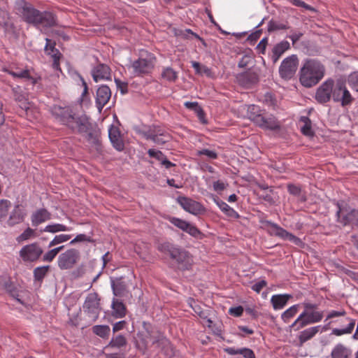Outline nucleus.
<instances>
[{
  "label": "nucleus",
  "mask_w": 358,
  "mask_h": 358,
  "mask_svg": "<svg viewBox=\"0 0 358 358\" xmlns=\"http://www.w3.org/2000/svg\"><path fill=\"white\" fill-rule=\"evenodd\" d=\"M324 66L318 60L308 59L299 71V81L305 87H312L317 85L324 76Z\"/></svg>",
  "instance_id": "1"
},
{
  "label": "nucleus",
  "mask_w": 358,
  "mask_h": 358,
  "mask_svg": "<svg viewBox=\"0 0 358 358\" xmlns=\"http://www.w3.org/2000/svg\"><path fill=\"white\" fill-rule=\"evenodd\" d=\"M157 250L164 254H168L171 259L175 261L181 270H190L194 264V259L190 252L182 247L171 243L164 242L159 243Z\"/></svg>",
  "instance_id": "2"
},
{
  "label": "nucleus",
  "mask_w": 358,
  "mask_h": 358,
  "mask_svg": "<svg viewBox=\"0 0 358 358\" xmlns=\"http://www.w3.org/2000/svg\"><path fill=\"white\" fill-rule=\"evenodd\" d=\"M156 60L154 54L146 50H141L138 58L131 62V64L128 66V69L131 70V73L134 77H143L152 73Z\"/></svg>",
  "instance_id": "3"
},
{
  "label": "nucleus",
  "mask_w": 358,
  "mask_h": 358,
  "mask_svg": "<svg viewBox=\"0 0 358 358\" xmlns=\"http://www.w3.org/2000/svg\"><path fill=\"white\" fill-rule=\"evenodd\" d=\"M332 99L334 102L340 103L342 106L350 105L353 101V97L346 87L345 81L343 79L333 80Z\"/></svg>",
  "instance_id": "4"
},
{
  "label": "nucleus",
  "mask_w": 358,
  "mask_h": 358,
  "mask_svg": "<svg viewBox=\"0 0 358 358\" xmlns=\"http://www.w3.org/2000/svg\"><path fill=\"white\" fill-rule=\"evenodd\" d=\"M15 9L16 13L20 15L22 20L36 27L39 16V10L32 6L31 4L25 0H17L15 3Z\"/></svg>",
  "instance_id": "5"
},
{
  "label": "nucleus",
  "mask_w": 358,
  "mask_h": 358,
  "mask_svg": "<svg viewBox=\"0 0 358 358\" xmlns=\"http://www.w3.org/2000/svg\"><path fill=\"white\" fill-rule=\"evenodd\" d=\"M140 134L147 140H151L157 145H162L171 139L170 134L159 126L150 127L146 130L140 131Z\"/></svg>",
  "instance_id": "6"
},
{
  "label": "nucleus",
  "mask_w": 358,
  "mask_h": 358,
  "mask_svg": "<svg viewBox=\"0 0 358 358\" xmlns=\"http://www.w3.org/2000/svg\"><path fill=\"white\" fill-rule=\"evenodd\" d=\"M299 64V60L295 55L284 59L279 67V74L284 80H290L295 75Z\"/></svg>",
  "instance_id": "7"
},
{
  "label": "nucleus",
  "mask_w": 358,
  "mask_h": 358,
  "mask_svg": "<svg viewBox=\"0 0 358 358\" xmlns=\"http://www.w3.org/2000/svg\"><path fill=\"white\" fill-rule=\"evenodd\" d=\"M99 301L100 299L96 293H90L87 294L83 304L84 312L94 322L99 317L101 311Z\"/></svg>",
  "instance_id": "8"
},
{
  "label": "nucleus",
  "mask_w": 358,
  "mask_h": 358,
  "mask_svg": "<svg viewBox=\"0 0 358 358\" xmlns=\"http://www.w3.org/2000/svg\"><path fill=\"white\" fill-rule=\"evenodd\" d=\"M80 258V252L75 248H70L58 257L57 264L60 269L66 270L72 268Z\"/></svg>",
  "instance_id": "9"
},
{
  "label": "nucleus",
  "mask_w": 358,
  "mask_h": 358,
  "mask_svg": "<svg viewBox=\"0 0 358 358\" xmlns=\"http://www.w3.org/2000/svg\"><path fill=\"white\" fill-rule=\"evenodd\" d=\"M266 223L271 227L270 233L272 235L276 236L283 240H288L299 247H303L304 243L299 237L294 236L292 233H289L278 224L271 222V221H266Z\"/></svg>",
  "instance_id": "10"
},
{
  "label": "nucleus",
  "mask_w": 358,
  "mask_h": 358,
  "mask_svg": "<svg viewBox=\"0 0 358 358\" xmlns=\"http://www.w3.org/2000/svg\"><path fill=\"white\" fill-rule=\"evenodd\" d=\"M4 71L14 78L27 79L30 80L33 85H36L41 80V77L37 73H35L31 69L11 67L4 69Z\"/></svg>",
  "instance_id": "11"
},
{
  "label": "nucleus",
  "mask_w": 358,
  "mask_h": 358,
  "mask_svg": "<svg viewBox=\"0 0 358 358\" xmlns=\"http://www.w3.org/2000/svg\"><path fill=\"white\" fill-rule=\"evenodd\" d=\"M168 220L175 227L189 234L194 238L201 239L203 237V234L195 225L184 220L175 217H169Z\"/></svg>",
  "instance_id": "12"
},
{
  "label": "nucleus",
  "mask_w": 358,
  "mask_h": 358,
  "mask_svg": "<svg viewBox=\"0 0 358 358\" xmlns=\"http://www.w3.org/2000/svg\"><path fill=\"white\" fill-rule=\"evenodd\" d=\"M338 210L336 212V216L338 222L343 225L352 224L358 226V210L348 209L342 208L338 204Z\"/></svg>",
  "instance_id": "13"
},
{
  "label": "nucleus",
  "mask_w": 358,
  "mask_h": 358,
  "mask_svg": "<svg viewBox=\"0 0 358 358\" xmlns=\"http://www.w3.org/2000/svg\"><path fill=\"white\" fill-rule=\"evenodd\" d=\"M178 203L187 212L198 215L206 212L205 207L199 202L196 201L186 196H179L177 199Z\"/></svg>",
  "instance_id": "14"
},
{
  "label": "nucleus",
  "mask_w": 358,
  "mask_h": 358,
  "mask_svg": "<svg viewBox=\"0 0 358 358\" xmlns=\"http://www.w3.org/2000/svg\"><path fill=\"white\" fill-rule=\"evenodd\" d=\"M42 253L41 247L37 243H34L22 247L20 250V257L24 262H32L37 260Z\"/></svg>",
  "instance_id": "15"
},
{
  "label": "nucleus",
  "mask_w": 358,
  "mask_h": 358,
  "mask_svg": "<svg viewBox=\"0 0 358 358\" xmlns=\"http://www.w3.org/2000/svg\"><path fill=\"white\" fill-rule=\"evenodd\" d=\"M333 79H327L317 89L315 99L320 103H326L332 99Z\"/></svg>",
  "instance_id": "16"
},
{
  "label": "nucleus",
  "mask_w": 358,
  "mask_h": 358,
  "mask_svg": "<svg viewBox=\"0 0 358 358\" xmlns=\"http://www.w3.org/2000/svg\"><path fill=\"white\" fill-rule=\"evenodd\" d=\"M91 74L96 83L111 80V69L104 64H99L93 67Z\"/></svg>",
  "instance_id": "17"
},
{
  "label": "nucleus",
  "mask_w": 358,
  "mask_h": 358,
  "mask_svg": "<svg viewBox=\"0 0 358 358\" xmlns=\"http://www.w3.org/2000/svg\"><path fill=\"white\" fill-rule=\"evenodd\" d=\"M71 121L69 127L73 131H77L80 134H84L86 131L90 129L92 124L90 122V119L86 115H81L78 117H73Z\"/></svg>",
  "instance_id": "18"
},
{
  "label": "nucleus",
  "mask_w": 358,
  "mask_h": 358,
  "mask_svg": "<svg viewBox=\"0 0 358 358\" xmlns=\"http://www.w3.org/2000/svg\"><path fill=\"white\" fill-rule=\"evenodd\" d=\"M52 113L59 122L67 127L71 121H73L72 119L74 117L72 110L69 107L54 106L52 108Z\"/></svg>",
  "instance_id": "19"
},
{
  "label": "nucleus",
  "mask_w": 358,
  "mask_h": 358,
  "mask_svg": "<svg viewBox=\"0 0 358 358\" xmlns=\"http://www.w3.org/2000/svg\"><path fill=\"white\" fill-rule=\"evenodd\" d=\"M110 96L111 91L108 86L103 85L99 87L96 92L95 103L99 111L106 105Z\"/></svg>",
  "instance_id": "20"
},
{
  "label": "nucleus",
  "mask_w": 358,
  "mask_h": 358,
  "mask_svg": "<svg viewBox=\"0 0 358 358\" xmlns=\"http://www.w3.org/2000/svg\"><path fill=\"white\" fill-rule=\"evenodd\" d=\"M236 78L238 83L245 87H249L258 82V75L252 71L238 73Z\"/></svg>",
  "instance_id": "21"
},
{
  "label": "nucleus",
  "mask_w": 358,
  "mask_h": 358,
  "mask_svg": "<svg viewBox=\"0 0 358 358\" xmlns=\"http://www.w3.org/2000/svg\"><path fill=\"white\" fill-rule=\"evenodd\" d=\"M322 331L323 328L320 325L310 327L301 331L297 336L299 345H303L306 342L312 339L319 331L322 332Z\"/></svg>",
  "instance_id": "22"
},
{
  "label": "nucleus",
  "mask_w": 358,
  "mask_h": 358,
  "mask_svg": "<svg viewBox=\"0 0 358 358\" xmlns=\"http://www.w3.org/2000/svg\"><path fill=\"white\" fill-rule=\"evenodd\" d=\"M26 216V213L20 207V204L15 206L14 208L11 211L9 218L7 220V224L10 227H13L15 224L22 222Z\"/></svg>",
  "instance_id": "23"
},
{
  "label": "nucleus",
  "mask_w": 358,
  "mask_h": 358,
  "mask_svg": "<svg viewBox=\"0 0 358 358\" xmlns=\"http://www.w3.org/2000/svg\"><path fill=\"white\" fill-rule=\"evenodd\" d=\"M56 24V16L49 11L39 12L36 27H51Z\"/></svg>",
  "instance_id": "24"
},
{
  "label": "nucleus",
  "mask_w": 358,
  "mask_h": 358,
  "mask_svg": "<svg viewBox=\"0 0 358 358\" xmlns=\"http://www.w3.org/2000/svg\"><path fill=\"white\" fill-rule=\"evenodd\" d=\"M51 219V213L45 208H40L34 212L31 216V224L34 227Z\"/></svg>",
  "instance_id": "25"
},
{
  "label": "nucleus",
  "mask_w": 358,
  "mask_h": 358,
  "mask_svg": "<svg viewBox=\"0 0 358 358\" xmlns=\"http://www.w3.org/2000/svg\"><path fill=\"white\" fill-rule=\"evenodd\" d=\"M111 287L113 294L117 296H124L127 291V283L123 277L111 278Z\"/></svg>",
  "instance_id": "26"
},
{
  "label": "nucleus",
  "mask_w": 358,
  "mask_h": 358,
  "mask_svg": "<svg viewBox=\"0 0 358 358\" xmlns=\"http://www.w3.org/2000/svg\"><path fill=\"white\" fill-rule=\"evenodd\" d=\"M108 136L113 147L119 151L124 149V143L120 136V132L118 129L113 125H110L108 129Z\"/></svg>",
  "instance_id": "27"
},
{
  "label": "nucleus",
  "mask_w": 358,
  "mask_h": 358,
  "mask_svg": "<svg viewBox=\"0 0 358 358\" xmlns=\"http://www.w3.org/2000/svg\"><path fill=\"white\" fill-rule=\"evenodd\" d=\"M352 350L343 343L336 344L331 352V358H352Z\"/></svg>",
  "instance_id": "28"
},
{
  "label": "nucleus",
  "mask_w": 358,
  "mask_h": 358,
  "mask_svg": "<svg viewBox=\"0 0 358 358\" xmlns=\"http://www.w3.org/2000/svg\"><path fill=\"white\" fill-rule=\"evenodd\" d=\"M228 355H238L236 358H255L254 352L248 348H235L233 347H228L224 349Z\"/></svg>",
  "instance_id": "29"
},
{
  "label": "nucleus",
  "mask_w": 358,
  "mask_h": 358,
  "mask_svg": "<svg viewBox=\"0 0 358 358\" xmlns=\"http://www.w3.org/2000/svg\"><path fill=\"white\" fill-rule=\"evenodd\" d=\"M213 201L219 207V208L229 217L233 219H238L240 217L239 214L231 207H230L227 203L220 199L216 196H213Z\"/></svg>",
  "instance_id": "30"
},
{
  "label": "nucleus",
  "mask_w": 358,
  "mask_h": 358,
  "mask_svg": "<svg viewBox=\"0 0 358 358\" xmlns=\"http://www.w3.org/2000/svg\"><path fill=\"white\" fill-rule=\"evenodd\" d=\"M261 120H259L257 125L259 127L265 129H269V130H277L280 129V124L277 121V120L273 116H269V117H261Z\"/></svg>",
  "instance_id": "31"
},
{
  "label": "nucleus",
  "mask_w": 358,
  "mask_h": 358,
  "mask_svg": "<svg viewBox=\"0 0 358 358\" xmlns=\"http://www.w3.org/2000/svg\"><path fill=\"white\" fill-rule=\"evenodd\" d=\"M289 48V43L287 41H282L276 44L272 50L271 59L273 63H276L285 52Z\"/></svg>",
  "instance_id": "32"
},
{
  "label": "nucleus",
  "mask_w": 358,
  "mask_h": 358,
  "mask_svg": "<svg viewBox=\"0 0 358 358\" xmlns=\"http://www.w3.org/2000/svg\"><path fill=\"white\" fill-rule=\"evenodd\" d=\"M310 324H312L307 316V310H304L289 326V328L296 331Z\"/></svg>",
  "instance_id": "33"
},
{
  "label": "nucleus",
  "mask_w": 358,
  "mask_h": 358,
  "mask_svg": "<svg viewBox=\"0 0 358 358\" xmlns=\"http://www.w3.org/2000/svg\"><path fill=\"white\" fill-rule=\"evenodd\" d=\"M290 298H292V295L288 294H276L272 296L271 302L275 310H280L286 306L288 300Z\"/></svg>",
  "instance_id": "34"
},
{
  "label": "nucleus",
  "mask_w": 358,
  "mask_h": 358,
  "mask_svg": "<svg viewBox=\"0 0 358 358\" xmlns=\"http://www.w3.org/2000/svg\"><path fill=\"white\" fill-rule=\"evenodd\" d=\"M84 134H85V137L89 143L98 146L99 144V137H100V131L95 126L93 125L90 127V129L88 131H86Z\"/></svg>",
  "instance_id": "35"
},
{
  "label": "nucleus",
  "mask_w": 358,
  "mask_h": 358,
  "mask_svg": "<svg viewBox=\"0 0 358 358\" xmlns=\"http://www.w3.org/2000/svg\"><path fill=\"white\" fill-rule=\"evenodd\" d=\"M113 315L116 318L124 317L126 315L124 304L118 299H114L112 303Z\"/></svg>",
  "instance_id": "36"
},
{
  "label": "nucleus",
  "mask_w": 358,
  "mask_h": 358,
  "mask_svg": "<svg viewBox=\"0 0 358 358\" xmlns=\"http://www.w3.org/2000/svg\"><path fill=\"white\" fill-rule=\"evenodd\" d=\"M345 320L349 322L348 326L343 329H333L332 334L340 336L344 334H350L352 332L355 326V320L350 317H347Z\"/></svg>",
  "instance_id": "37"
},
{
  "label": "nucleus",
  "mask_w": 358,
  "mask_h": 358,
  "mask_svg": "<svg viewBox=\"0 0 358 358\" xmlns=\"http://www.w3.org/2000/svg\"><path fill=\"white\" fill-rule=\"evenodd\" d=\"M71 230L72 227H69L63 224L59 223L48 224L43 229L45 232H48L51 234H56L60 231H70Z\"/></svg>",
  "instance_id": "38"
},
{
  "label": "nucleus",
  "mask_w": 358,
  "mask_h": 358,
  "mask_svg": "<svg viewBox=\"0 0 358 358\" xmlns=\"http://www.w3.org/2000/svg\"><path fill=\"white\" fill-rule=\"evenodd\" d=\"M46 44L45 46V51L48 55H50L52 58L60 59L62 54L55 48V43H52L49 38H46Z\"/></svg>",
  "instance_id": "39"
},
{
  "label": "nucleus",
  "mask_w": 358,
  "mask_h": 358,
  "mask_svg": "<svg viewBox=\"0 0 358 358\" xmlns=\"http://www.w3.org/2000/svg\"><path fill=\"white\" fill-rule=\"evenodd\" d=\"M261 110L259 107L256 105H250L248 107V117L250 120L254 122L256 124L261 120L262 115L260 113Z\"/></svg>",
  "instance_id": "40"
},
{
  "label": "nucleus",
  "mask_w": 358,
  "mask_h": 358,
  "mask_svg": "<svg viewBox=\"0 0 358 358\" xmlns=\"http://www.w3.org/2000/svg\"><path fill=\"white\" fill-rule=\"evenodd\" d=\"M299 307V304H295L284 311L281 315L282 320L285 323L289 322L290 320L297 314Z\"/></svg>",
  "instance_id": "41"
},
{
  "label": "nucleus",
  "mask_w": 358,
  "mask_h": 358,
  "mask_svg": "<svg viewBox=\"0 0 358 358\" xmlns=\"http://www.w3.org/2000/svg\"><path fill=\"white\" fill-rule=\"evenodd\" d=\"M178 72L171 67H165L162 72V78L170 83H174L178 79Z\"/></svg>",
  "instance_id": "42"
},
{
  "label": "nucleus",
  "mask_w": 358,
  "mask_h": 358,
  "mask_svg": "<svg viewBox=\"0 0 358 358\" xmlns=\"http://www.w3.org/2000/svg\"><path fill=\"white\" fill-rule=\"evenodd\" d=\"M0 26L3 27L6 31L13 27L8 12L3 9H0Z\"/></svg>",
  "instance_id": "43"
},
{
  "label": "nucleus",
  "mask_w": 358,
  "mask_h": 358,
  "mask_svg": "<svg viewBox=\"0 0 358 358\" xmlns=\"http://www.w3.org/2000/svg\"><path fill=\"white\" fill-rule=\"evenodd\" d=\"M300 120L304 123V125L301 127V131L303 134L307 136H313L314 132L311 128V122L308 117L303 116Z\"/></svg>",
  "instance_id": "44"
},
{
  "label": "nucleus",
  "mask_w": 358,
  "mask_h": 358,
  "mask_svg": "<svg viewBox=\"0 0 358 358\" xmlns=\"http://www.w3.org/2000/svg\"><path fill=\"white\" fill-rule=\"evenodd\" d=\"M72 237L71 234H61L56 235L54 238L49 243L48 247L51 248L55 245L65 243L69 241Z\"/></svg>",
  "instance_id": "45"
},
{
  "label": "nucleus",
  "mask_w": 358,
  "mask_h": 358,
  "mask_svg": "<svg viewBox=\"0 0 358 358\" xmlns=\"http://www.w3.org/2000/svg\"><path fill=\"white\" fill-rule=\"evenodd\" d=\"M127 339L122 335H117L113 337L110 341L108 346L112 348H120L127 345Z\"/></svg>",
  "instance_id": "46"
},
{
  "label": "nucleus",
  "mask_w": 358,
  "mask_h": 358,
  "mask_svg": "<svg viewBox=\"0 0 358 358\" xmlns=\"http://www.w3.org/2000/svg\"><path fill=\"white\" fill-rule=\"evenodd\" d=\"M110 331V329L108 325H95L93 327V332L101 338L108 337Z\"/></svg>",
  "instance_id": "47"
},
{
  "label": "nucleus",
  "mask_w": 358,
  "mask_h": 358,
  "mask_svg": "<svg viewBox=\"0 0 358 358\" xmlns=\"http://www.w3.org/2000/svg\"><path fill=\"white\" fill-rule=\"evenodd\" d=\"M188 303L193 309L194 312L196 315H198L201 318L206 320L207 319H208L206 313L202 310L201 307L199 305H198L193 299H189Z\"/></svg>",
  "instance_id": "48"
},
{
  "label": "nucleus",
  "mask_w": 358,
  "mask_h": 358,
  "mask_svg": "<svg viewBox=\"0 0 358 358\" xmlns=\"http://www.w3.org/2000/svg\"><path fill=\"white\" fill-rule=\"evenodd\" d=\"M48 270H49L48 266L36 267L34 270V279L36 280H38V281L42 280L44 278V277L45 276V275L47 274Z\"/></svg>",
  "instance_id": "49"
},
{
  "label": "nucleus",
  "mask_w": 358,
  "mask_h": 358,
  "mask_svg": "<svg viewBox=\"0 0 358 358\" xmlns=\"http://www.w3.org/2000/svg\"><path fill=\"white\" fill-rule=\"evenodd\" d=\"M11 203L7 199L0 200V220L7 216Z\"/></svg>",
  "instance_id": "50"
},
{
  "label": "nucleus",
  "mask_w": 358,
  "mask_h": 358,
  "mask_svg": "<svg viewBox=\"0 0 358 358\" xmlns=\"http://www.w3.org/2000/svg\"><path fill=\"white\" fill-rule=\"evenodd\" d=\"M348 82L350 87L358 92V71L350 73L348 76Z\"/></svg>",
  "instance_id": "51"
},
{
  "label": "nucleus",
  "mask_w": 358,
  "mask_h": 358,
  "mask_svg": "<svg viewBox=\"0 0 358 358\" xmlns=\"http://www.w3.org/2000/svg\"><path fill=\"white\" fill-rule=\"evenodd\" d=\"M34 230L28 227L16 238L18 243L29 240L30 238L34 236Z\"/></svg>",
  "instance_id": "52"
},
{
  "label": "nucleus",
  "mask_w": 358,
  "mask_h": 358,
  "mask_svg": "<svg viewBox=\"0 0 358 358\" xmlns=\"http://www.w3.org/2000/svg\"><path fill=\"white\" fill-rule=\"evenodd\" d=\"M307 316L309 318V320L311 324H315L320 322L322 318H323V312L322 311H313V312H308L307 311Z\"/></svg>",
  "instance_id": "53"
},
{
  "label": "nucleus",
  "mask_w": 358,
  "mask_h": 358,
  "mask_svg": "<svg viewBox=\"0 0 358 358\" xmlns=\"http://www.w3.org/2000/svg\"><path fill=\"white\" fill-rule=\"evenodd\" d=\"M92 239L90 236L84 234H78L73 239L70 241V245H74L80 242H91Z\"/></svg>",
  "instance_id": "54"
},
{
  "label": "nucleus",
  "mask_w": 358,
  "mask_h": 358,
  "mask_svg": "<svg viewBox=\"0 0 358 358\" xmlns=\"http://www.w3.org/2000/svg\"><path fill=\"white\" fill-rule=\"evenodd\" d=\"M197 155H205L209 159H215L217 158V154L216 152L213 150H210L208 149H202L201 150L197 151Z\"/></svg>",
  "instance_id": "55"
},
{
  "label": "nucleus",
  "mask_w": 358,
  "mask_h": 358,
  "mask_svg": "<svg viewBox=\"0 0 358 358\" xmlns=\"http://www.w3.org/2000/svg\"><path fill=\"white\" fill-rule=\"evenodd\" d=\"M148 154L150 157L155 158L158 161L161 162L163 158L165 157L164 153L160 150H157L155 149H149L148 150Z\"/></svg>",
  "instance_id": "56"
},
{
  "label": "nucleus",
  "mask_w": 358,
  "mask_h": 358,
  "mask_svg": "<svg viewBox=\"0 0 358 358\" xmlns=\"http://www.w3.org/2000/svg\"><path fill=\"white\" fill-rule=\"evenodd\" d=\"M267 285V282L265 280H261L257 282H255L254 285H252L251 288L253 291H255L257 293H259L261 290L266 287Z\"/></svg>",
  "instance_id": "57"
},
{
  "label": "nucleus",
  "mask_w": 358,
  "mask_h": 358,
  "mask_svg": "<svg viewBox=\"0 0 358 358\" xmlns=\"http://www.w3.org/2000/svg\"><path fill=\"white\" fill-rule=\"evenodd\" d=\"M57 255V254L56 252V250L52 249L43 255V261L51 262Z\"/></svg>",
  "instance_id": "58"
},
{
  "label": "nucleus",
  "mask_w": 358,
  "mask_h": 358,
  "mask_svg": "<svg viewBox=\"0 0 358 358\" xmlns=\"http://www.w3.org/2000/svg\"><path fill=\"white\" fill-rule=\"evenodd\" d=\"M115 82L117 87L120 90L122 94H125L128 90V85L125 82H122L119 79L115 78Z\"/></svg>",
  "instance_id": "59"
},
{
  "label": "nucleus",
  "mask_w": 358,
  "mask_h": 358,
  "mask_svg": "<svg viewBox=\"0 0 358 358\" xmlns=\"http://www.w3.org/2000/svg\"><path fill=\"white\" fill-rule=\"evenodd\" d=\"M285 28V26L278 24L274 21H270L268 24V31H273L276 30L283 29Z\"/></svg>",
  "instance_id": "60"
},
{
  "label": "nucleus",
  "mask_w": 358,
  "mask_h": 358,
  "mask_svg": "<svg viewBox=\"0 0 358 358\" xmlns=\"http://www.w3.org/2000/svg\"><path fill=\"white\" fill-rule=\"evenodd\" d=\"M207 326L208 328H210L214 334L215 335H220L222 333V330L220 327L216 326L215 324H213V321L210 319H207Z\"/></svg>",
  "instance_id": "61"
},
{
  "label": "nucleus",
  "mask_w": 358,
  "mask_h": 358,
  "mask_svg": "<svg viewBox=\"0 0 358 358\" xmlns=\"http://www.w3.org/2000/svg\"><path fill=\"white\" fill-rule=\"evenodd\" d=\"M227 184L221 180L215 181L213 184V189L216 192H221L226 189Z\"/></svg>",
  "instance_id": "62"
},
{
  "label": "nucleus",
  "mask_w": 358,
  "mask_h": 358,
  "mask_svg": "<svg viewBox=\"0 0 358 358\" xmlns=\"http://www.w3.org/2000/svg\"><path fill=\"white\" fill-rule=\"evenodd\" d=\"M287 190L289 194L299 196L301 193V188L295 185L289 184L287 185Z\"/></svg>",
  "instance_id": "63"
},
{
  "label": "nucleus",
  "mask_w": 358,
  "mask_h": 358,
  "mask_svg": "<svg viewBox=\"0 0 358 358\" xmlns=\"http://www.w3.org/2000/svg\"><path fill=\"white\" fill-rule=\"evenodd\" d=\"M229 314L235 317L241 316L243 313V308L241 306L231 308L229 310Z\"/></svg>",
  "instance_id": "64"
}]
</instances>
